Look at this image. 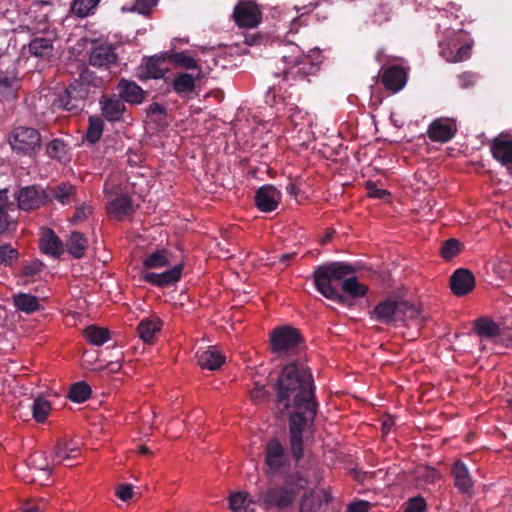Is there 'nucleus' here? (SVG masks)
Masks as SVG:
<instances>
[{"label": "nucleus", "instance_id": "f257e3e1", "mask_svg": "<svg viewBox=\"0 0 512 512\" xmlns=\"http://www.w3.org/2000/svg\"><path fill=\"white\" fill-rule=\"evenodd\" d=\"M278 417L289 415V446L295 464L304 456V431L314 425L319 402L311 369L300 360L286 364L272 386Z\"/></svg>", "mask_w": 512, "mask_h": 512}, {"label": "nucleus", "instance_id": "f03ea898", "mask_svg": "<svg viewBox=\"0 0 512 512\" xmlns=\"http://www.w3.org/2000/svg\"><path fill=\"white\" fill-rule=\"evenodd\" d=\"M107 82L106 77L97 75L88 67H84L79 79L71 83L66 89L58 93L51 103L53 111H66L77 114L84 108L88 97V87L100 88Z\"/></svg>", "mask_w": 512, "mask_h": 512}, {"label": "nucleus", "instance_id": "7ed1b4c3", "mask_svg": "<svg viewBox=\"0 0 512 512\" xmlns=\"http://www.w3.org/2000/svg\"><path fill=\"white\" fill-rule=\"evenodd\" d=\"M308 485V480L296 471L284 477L283 483L271 485L260 495V500L269 508L284 510L291 506L300 491Z\"/></svg>", "mask_w": 512, "mask_h": 512}, {"label": "nucleus", "instance_id": "20e7f679", "mask_svg": "<svg viewBox=\"0 0 512 512\" xmlns=\"http://www.w3.org/2000/svg\"><path fill=\"white\" fill-rule=\"evenodd\" d=\"M352 265L342 262H331L319 265L314 270V284L316 289L327 299L337 303H344V297L339 293L334 283L344 281L354 274Z\"/></svg>", "mask_w": 512, "mask_h": 512}, {"label": "nucleus", "instance_id": "39448f33", "mask_svg": "<svg viewBox=\"0 0 512 512\" xmlns=\"http://www.w3.org/2000/svg\"><path fill=\"white\" fill-rule=\"evenodd\" d=\"M270 345L274 353L294 354L304 346V338L299 329L284 325L271 332Z\"/></svg>", "mask_w": 512, "mask_h": 512}, {"label": "nucleus", "instance_id": "423d86ee", "mask_svg": "<svg viewBox=\"0 0 512 512\" xmlns=\"http://www.w3.org/2000/svg\"><path fill=\"white\" fill-rule=\"evenodd\" d=\"M264 456L267 474L269 475H282L291 466V458L285 446L277 438H272L266 443Z\"/></svg>", "mask_w": 512, "mask_h": 512}, {"label": "nucleus", "instance_id": "0eeeda50", "mask_svg": "<svg viewBox=\"0 0 512 512\" xmlns=\"http://www.w3.org/2000/svg\"><path fill=\"white\" fill-rule=\"evenodd\" d=\"M231 18L239 28L255 29L263 21L262 7L254 0H239L233 8Z\"/></svg>", "mask_w": 512, "mask_h": 512}, {"label": "nucleus", "instance_id": "6e6552de", "mask_svg": "<svg viewBox=\"0 0 512 512\" xmlns=\"http://www.w3.org/2000/svg\"><path fill=\"white\" fill-rule=\"evenodd\" d=\"M88 63L92 67L109 71L118 63L115 47L112 44L93 41L89 51Z\"/></svg>", "mask_w": 512, "mask_h": 512}, {"label": "nucleus", "instance_id": "1a4fd4ad", "mask_svg": "<svg viewBox=\"0 0 512 512\" xmlns=\"http://www.w3.org/2000/svg\"><path fill=\"white\" fill-rule=\"evenodd\" d=\"M9 141L14 151L30 154L40 147L41 136L36 129L21 126L13 130Z\"/></svg>", "mask_w": 512, "mask_h": 512}, {"label": "nucleus", "instance_id": "9d476101", "mask_svg": "<svg viewBox=\"0 0 512 512\" xmlns=\"http://www.w3.org/2000/svg\"><path fill=\"white\" fill-rule=\"evenodd\" d=\"M281 198L282 194L275 186L266 184L257 189L254 202L258 210L268 213L278 208Z\"/></svg>", "mask_w": 512, "mask_h": 512}, {"label": "nucleus", "instance_id": "9b49d317", "mask_svg": "<svg viewBox=\"0 0 512 512\" xmlns=\"http://www.w3.org/2000/svg\"><path fill=\"white\" fill-rule=\"evenodd\" d=\"M18 207L21 210L30 211L38 209L48 200L46 190L36 186L23 187L16 195Z\"/></svg>", "mask_w": 512, "mask_h": 512}, {"label": "nucleus", "instance_id": "f8f14e48", "mask_svg": "<svg viewBox=\"0 0 512 512\" xmlns=\"http://www.w3.org/2000/svg\"><path fill=\"white\" fill-rule=\"evenodd\" d=\"M456 124L449 119H435L427 129V136L433 142L446 143L456 134Z\"/></svg>", "mask_w": 512, "mask_h": 512}, {"label": "nucleus", "instance_id": "ddd939ff", "mask_svg": "<svg viewBox=\"0 0 512 512\" xmlns=\"http://www.w3.org/2000/svg\"><path fill=\"white\" fill-rule=\"evenodd\" d=\"M490 150L494 159L507 168L512 167V139L508 134L501 133L493 138Z\"/></svg>", "mask_w": 512, "mask_h": 512}, {"label": "nucleus", "instance_id": "4468645a", "mask_svg": "<svg viewBox=\"0 0 512 512\" xmlns=\"http://www.w3.org/2000/svg\"><path fill=\"white\" fill-rule=\"evenodd\" d=\"M407 82V72L400 65H393L385 68L381 74V83L383 86L393 92H399Z\"/></svg>", "mask_w": 512, "mask_h": 512}, {"label": "nucleus", "instance_id": "2eb2a0df", "mask_svg": "<svg viewBox=\"0 0 512 512\" xmlns=\"http://www.w3.org/2000/svg\"><path fill=\"white\" fill-rule=\"evenodd\" d=\"M398 308L399 299L390 297L374 307L371 317L383 324L398 322Z\"/></svg>", "mask_w": 512, "mask_h": 512}, {"label": "nucleus", "instance_id": "dca6fc26", "mask_svg": "<svg viewBox=\"0 0 512 512\" xmlns=\"http://www.w3.org/2000/svg\"><path fill=\"white\" fill-rule=\"evenodd\" d=\"M475 287L474 275L465 268H459L450 277V288L456 296H465Z\"/></svg>", "mask_w": 512, "mask_h": 512}, {"label": "nucleus", "instance_id": "f3484780", "mask_svg": "<svg viewBox=\"0 0 512 512\" xmlns=\"http://www.w3.org/2000/svg\"><path fill=\"white\" fill-rule=\"evenodd\" d=\"M257 120L250 115V110L246 107H239L230 122L231 130L236 137L246 136L253 132Z\"/></svg>", "mask_w": 512, "mask_h": 512}, {"label": "nucleus", "instance_id": "a211bd4d", "mask_svg": "<svg viewBox=\"0 0 512 512\" xmlns=\"http://www.w3.org/2000/svg\"><path fill=\"white\" fill-rule=\"evenodd\" d=\"M99 104L103 117L110 122L120 121L126 110L123 101L115 95H102Z\"/></svg>", "mask_w": 512, "mask_h": 512}, {"label": "nucleus", "instance_id": "6ab92c4d", "mask_svg": "<svg viewBox=\"0 0 512 512\" xmlns=\"http://www.w3.org/2000/svg\"><path fill=\"white\" fill-rule=\"evenodd\" d=\"M119 98L130 104H140L144 100L145 92L135 82L121 79L117 85Z\"/></svg>", "mask_w": 512, "mask_h": 512}, {"label": "nucleus", "instance_id": "aec40b11", "mask_svg": "<svg viewBox=\"0 0 512 512\" xmlns=\"http://www.w3.org/2000/svg\"><path fill=\"white\" fill-rule=\"evenodd\" d=\"M452 474L454 476V485L460 493L470 494L473 489V480L466 464L457 460L452 466Z\"/></svg>", "mask_w": 512, "mask_h": 512}, {"label": "nucleus", "instance_id": "412c9836", "mask_svg": "<svg viewBox=\"0 0 512 512\" xmlns=\"http://www.w3.org/2000/svg\"><path fill=\"white\" fill-rule=\"evenodd\" d=\"M39 245L43 253L52 255L56 258L60 257L64 252L62 241L55 232L49 228L42 232Z\"/></svg>", "mask_w": 512, "mask_h": 512}, {"label": "nucleus", "instance_id": "4be33fe9", "mask_svg": "<svg viewBox=\"0 0 512 512\" xmlns=\"http://www.w3.org/2000/svg\"><path fill=\"white\" fill-rule=\"evenodd\" d=\"M182 264L174 265L170 270L163 273H146L144 279L154 285L164 287L177 282L181 277Z\"/></svg>", "mask_w": 512, "mask_h": 512}, {"label": "nucleus", "instance_id": "5701e85b", "mask_svg": "<svg viewBox=\"0 0 512 512\" xmlns=\"http://www.w3.org/2000/svg\"><path fill=\"white\" fill-rule=\"evenodd\" d=\"M48 200H57L61 204H69L76 200V187L69 183H61L59 185L49 187L46 190Z\"/></svg>", "mask_w": 512, "mask_h": 512}, {"label": "nucleus", "instance_id": "b1692460", "mask_svg": "<svg viewBox=\"0 0 512 512\" xmlns=\"http://www.w3.org/2000/svg\"><path fill=\"white\" fill-rule=\"evenodd\" d=\"M29 52L39 58L49 59L53 56V40L47 37H35L28 45Z\"/></svg>", "mask_w": 512, "mask_h": 512}, {"label": "nucleus", "instance_id": "393cba45", "mask_svg": "<svg viewBox=\"0 0 512 512\" xmlns=\"http://www.w3.org/2000/svg\"><path fill=\"white\" fill-rule=\"evenodd\" d=\"M67 251L76 259H80L85 255L88 247V240L81 232L74 231L66 240Z\"/></svg>", "mask_w": 512, "mask_h": 512}, {"label": "nucleus", "instance_id": "a878e982", "mask_svg": "<svg viewBox=\"0 0 512 512\" xmlns=\"http://www.w3.org/2000/svg\"><path fill=\"white\" fill-rule=\"evenodd\" d=\"M198 364L203 369L217 370L224 364V357L214 347L197 355Z\"/></svg>", "mask_w": 512, "mask_h": 512}, {"label": "nucleus", "instance_id": "bb28decb", "mask_svg": "<svg viewBox=\"0 0 512 512\" xmlns=\"http://www.w3.org/2000/svg\"><path fill=\"white\" fill-rule=\"evenodd\" d=\"M107 209L108 213L118 220H121L123 216L128 215L133 211L131 200L128 196L125 195L116 197L113 201L110 202Z\"/></svg>", "mask_w": 512, "mask_h": 512}, {"label": "nucleus", "instance_id": "cd10ccee", "mask_svg": "<svg viewBox=\"0 0 512 512\" xmlns=\"http://www.w3.org/2000/svg\"><path fill=\"white\" fill-rule=\"evenodd\" d=\"M13 303L17 309L28 314L33 313L40 308L38 298L26 293L15 294L13 296Z\"/></svg>", "mask_w": 512, "mask_h": 512}, {"label": "nucleus", "instance_id": "c85d7f7f", "mask_svg": "<svg viewBox=\"0 0 512 512\" xmlns=\"http://www.w3.org/2000/svg\"><path fill=\"white\" fill-rule=\"evenodd\" d=\"M341 286L343 292L353 298L363 297L368 292V287L361 284L353 274L344 279Z\"/></svg>", "mask_w": 512, "mask_h": 512}, {"label": "nucleus", "instance_id": "c756f323", "mask_svg": "<svg viewBox=\"0 0 512 512\" xmlns=\"http://www.w3.org/2000/svg\"><path fill=\"white\" fill-rule=\"evenodd\" d=\"M170 252L166 249L151 253L143 262L146 269L161 268L171 265Z\"/></svg>", "mask_w": 512, "mask_h": 512}, {"label": "nucleus", "instance_id": "7c9ffc66", "mask_svg": "<svg viewBox=\"0 0 512 512\" xmlns=\"http://www.w3.org/2000/svg\"><path fill=\"white\" fill-rule=\"evenodd\" d=\"M160 320L144 319L138 325V334L145 343H152L153 337L156 332L161 328Z\"/></svg>", "mask_w": 512, "mask_h": 512}, {"label": "nucleus", "instance_id": "2f4dec72", "mask_svg": "<svg viewBox=\"0 0 512 512\" xmlns=\"http://www.w3.org/2000/svg\"><path fill=\"white\" fill-rule=\"evenodd\" d=\"M475 331L482 338H494L500 334L499 326L488 318L476 320Z\"/></svg>", "mask_w": 512, "mask_h": 512}, {"label": "nucleus", "instance_id": "473e14b6", "mask_svg": "<svg viewBox=\"0 0 512 512\" xmlns=\"http://www.w3.org/2000/svg\"><path fill=\"white\" fill-rule=\"evenodd\" d=\"M84 336L91 344L100 346L110 338V332L107 328L90 325L84 329Z\"/></svg>", "mask_w": 512, "mask_h": 512}, {"label": "nucleus", "instance_id": "72a5a7b5", "mask_svg": "<svg viewBox=\"0 0 512 512\" xmlns=\"http://www.w3.org/2000/svg\"><path fill=\"white\" fill-rule=\"evenodd\" d=\"M173 89L179 94H188L195 89V79L188 73H179L172 81Z\"/></svg>", "mask_w": 512, "mask_h": 512}, {"label": "nucleus", "instance_id": "f704fd0d", "mask_svg": "<svg viewBox=\"0 0 512 512\" xmlns=\"http://www.w3.org/2000/svg\"><path fill=\"white\" fill-rule=\"evenodd\" d=\"M421 316V310L414 304L399 299L398 321L417 320Z\"/></svg>", "mask_w": 512, "mask_h": 512}, {"label": "nucleus", "instance_id": "c9c22d12", "mask_svg": "<svg viewBox=\"0 0 512 512\" xmlns=\"http://www.w3.org/2000/svg\"><path fill=\"white\" fill-rule=\"evenodd\" d=\"M104 123L100 117L90 116L89 117V126L86 132V140L95 144L102 136Z\"/></svg>", "mask_w": 512, "mask_h": 512}, {"label": "nucleus", "instance_id": "e433bc0d", "mask_svg": "<svg viewBox=\"0 0 512 512\" xmlns=\"http://www.w3.org/2000/svg\"><path fill=\"white\" fill-rule=\"evenodd\" d=\"M100 0H74L70 12L77 17L84 18L98 5Z\"/></svg>", "mask_w": 512, "mask_h": 512}, {"label": "nucleus", "instance_id": "4c0bfd02", "mask_svg": "<svg viewBox=\"0 0 512 512\" xmlns=\"http://www.w3.org/2000/svg\"><path fill=\"white\" fill-rule=\"evenodd\" d=\"M32 409H33V418L38 423H43L46 421V419L48 418V416L50 414L51 404L49 401H47L43 397L38 396L34 400Z\"/></svg>", "mask_w": 512, "mask_h": 512}, {"label": "nucleus", "instance_id": "58836bf2", "mask_svg": "<svg viewBox=\"0 0 512 512\" xmlns=\"http://www.w3.org/2000/svg\"><path fill=\"white\" fill-rule=\"evenodd\" d=\"M91 395V387L86 382H77L71 385L68 397L74 402H84Z\"/></svg>", "mask_w": 512, "mask_h": 512}, {"label": "nucleus", "instance_id": "ea45409f", "mask_svg": "<svg viewBox=\"0 0 512 512\" xmlns=\"http://www.w3.org/2000/svg\"><path fill=\"white\" fill-rule=\"evenodd\" d=\"M164 59L159 57H150L145 65L147 77L159 79L164 76L166 68L163 67Z\"/></svg>", "mask_w": 512, "mask_h": 512}, {"label": "nucleus", "instance_id": "a19ab883", "mask_svg": "<svg viewBox=\"0 0 512 512\" xmlns=\"http://www.w3.org/2000/svg\"><path fill=\"white\" fill-rule=\"evenodd\" d=\"M462 248L463 244L459 240L450 238L442 243L440 254L443 259L451 260L461 252Z\"/></svg>", "mask_w": 512, "mask_h": 512}, {"label": "nucleus", "instance_id": "79ce46f5", "mask_svg": "<svg viewBox=\"0 0 512 512\" xmlns=\"http://www.w3.org/2000/svg\"><path fill=\"white\" fill-rule=\"evenodd\" d=\"M289 120L295 128L299 127L300 130L306 126L310 127L313 123V117L309 113L304 112L297 107L291 109Z\"/></svg>", "mask_w": 512, "mask_h": 512}, {"label": "nucleus", "instance_id": "37998d69", "mask_svg": "<svg viewBox=\"0 0 512 512\" xmlns=\"http://www.w3.org/2000/svg\"><path fill=\"white\" fill-rule=\"evenodd\" d=\"M229 507L234 512H252L251 502L243 493H235L229 497Z\"/></svg>", "mask_w": 512, "mask_h": 512}, {"label": "nucleus", "instance_id": "c03bdc74", "mask_svg": "<svg viewBox=\"0 0 512 512\" xmlns=\"http://www.w3.org/2000/svg\"><path fill=\"white\" fill-rule=\"evenodd\" d=\"M168 60L174 65L185 69L197 68L196 60L185 52L172 53L168 56Z\"/></svg>", "mask_w": 512, "mask_h": 512}, {"label": "nucleus", "instance_id": "a18cd8bd", "mask_svg": "<svg viewBox=\"0 0 512 512\" xmlns=\"http://www.w3.org/2000/svg\"><path fill=\"white\" fill-rule=\"evenodd\" d=\"M19 89V81L16 78H3L0 80V94L7 99L16 97V92Z\"/></svg>", "mask_w": 512, "mask_h": 512}, {"label": "nucleus", "instance_id": "49530a36", "mask_svg": "<svg viewBox=\"0 0 512 512\" xmlns=\"http://www.w3.org/2000/svg\"><path fill=\"white\" fill-rule=\"evenodd\" d=\"M244 43L248 46H258L265 44L269 41V36L261 32H246L243 34Z\"/></svg>", "mask_w": 512, "mask_h": 512}, {"label": "nucleus", "instance_id": "de8ad7c7", "mask_svg": "<svg viewBox=\"0 0 512 512\" xmlns=\"http://www.w3.org/2000/svg\"><path fill=\"white\" fill-rule=\"evenodd\" d=\"M65 153V144L62 140L54 139L47 146V154L52 158L60 159Z\"/></svg>", "mask_w": 512, "mask_h": 512}, {"label": "nucleus", "instance_id": "09e8293b", "mask_svg": "<svg viewBox=\"0 0 512 512\" xmlns=\"http://www.w3.org/2000/svg\"><path fill=\"white\" fill-rule=\"evenodd\" d=\"M426 507L425 499L422 496H416L407 501L405 512H424Z\"/></svg>", "mask_w": 512, "mask_h": 512}, {"label": "nucleus", "instance_id": "8fccbe9b", "mask_svg": "<svg viewBox=\"0 0 512 512\" xmlns=\"http://www.w3.org/2000/svg\"><path fill=\"white\" fill-rule=\"evenodd\" d=\"M440 55L448 62L456 63V49L457 43L448 42L447 44H441Z\"/></svg>", "mask_w": 512, "mask_h": 512}, {"label": "nucleus", "instance_id": "3c124183", "mask_svg": "<svg viewBox=\"0 0 512 512\" xmlns=\"http://www.w3.org/2000/svg\"><path fill=\"white\" fill-rule=\"evenodd\" d=\"M18 257L17 250L11 248L9 245L0 246V264H11L13 259Z\"/></svg>", "mask_w": 512, "mask_h": 512}, {"label": "nucleus", "instance_id": "603ef678", "mask_svg": "<svg viewBox=\"0 0 512 512\" xmlns=\"http://www.w3.org/2000/svg\"><path fill=\"white\" fill-rule=\"evenodd\" d=\"M366 189L368 191V196L371 198L385 200L388 197H390L389 191L382 188H378L376 184H374L373 182H367Z\"/></svg>", "mask_w": 512, "mask_h": 512}, {"label": "nucleus", "instance_id": "864d4df0", "mask_svg": "<svg viewBox=\"0 0 512 512\" xmlns=\"http://www.w3.org/2000/svg\"><path fill=\"white\" fill-rule=\"evenodd\" d=\"M293 53H296V55H282V60L287 64H292L293 66H297L305 62L306 64H309V60L302 56L299 53V47L292 46Z\"/></svg>", "mask_w": 512, "mask_h": 512}, {"label": "nucleus", "instance_id": "5fc2aeb1", "mask_svg": "<svg viewBox=\"0 0 512 512\" xmlns=\"http://www.w3.org/2000/svg\"><path fill=\"white\" fill-rule=\"evenodd\" d=\"M115 494L119 499L127 502L134 496L133 486L131 484L124 483L118 484L116 486Z\"/></svg>", "mask_w": 512, "mask_h": 512}, {"label": "nucleus", "instance_id": "6e6d98bb", "mask_svg": "<svg viewBox=\"0 0 512 512\" xmlns=\"http://www.w3.org/2000/svg\"><path fill=\"white\" fill-rule=\"evenodd\" d=\"M91 213H92V209L90 206L81 205L76 209V211L70 221L73 224L82 222L85 219H87L88 215H90Z\"/></svg>", "mask_w": 512, "mask_h": 512}, {"label": "nucleus", "instance_id": "4d7b16f0", "mask_svg": "<svg viewBox=\"0 0 512 512\" xmlns=\"http://www.w3.org/2000/svg\"><path fill=\"white\" fill-rule=\"evenodd\" d=\"M477 76L472 72H463L458 76L459 86L463 89L469 88L476 83Z\"/></svg>", "mask_w": 512, "mask_h": 512}, {"label": "nucleus", "instance_id": "13d9d810", "mask_svg": "<svg viewBox=\"0 0 512 512\" xmlns=\"http://www.w3.org/2000/svg\"><path fill=\"white\" fill-rule=\"evenodd\" d=\"M68 452V445L65 441H57L53 449V460H58L57 463H61L64 460L65 454Z\"/></svg>", "mask_w": 512, "mask_h": 512}, {"label": "nucleus", "instance_id": "bf43d9fd", "mask_svg": "<svg viewBox=\"0 0 512 512\" xmlns=\"http://www.w3.org/2000/svg\"><path fill=\"white\" fill-rule=\"evenodd\" d=\"M43 267V263L40 261H34L23 268V275L24 276H34L38 274Z\"/></svg>", "mask_w": 512, "mask_h": 512}, {"label": "nucleus", "instance_id": "052dcab7", "mask_svg": "<svg viewBox=\"0 0 512 512\" xmlns=\"http://www.w3.org/2000/svg\"><path fill=\"white\" fill-rule=\"evenodd\" d=\"M471 46L464 44L461 46L457 45L456 49V62H462L470 58Z\"/></svg>", "mask_w": 512, "mask_h": 512}, {"label": "nucleus", "instance_id": "680f3d73", "mask_svg": "<svg viewBox=\"0 0 512 512\" xmlns=\"http://www.w3.org/2000/svg\"><path fill=\"white\" fill-rule=\"evenodd\" d=\"M370 504L367 501H358L349 504L346 512H368Z\"/></svg>", "mask_w": 512, "mask_h": 512}, {"label": "nucleus", "instance_id": "e2e57ef3", "mask_svg": "<svg viewBox=\"0 0 512 512\" xmlns=\"http://www.w3.org/2000/svg\"><path fill=\"white\" fill-rule=\"evenodd\" d=\"M21 509L22 512H40V507L32 499L26 500Z\"/></svg>", "mask_w": 512, "mask_h": 512}, {"label": "nucleus", "instance_id": "0e129e2a", "mask_svg": "<svg viewBox=\"0 0 512 512\" xmlns=\"http://www.w3.org/2000/svg\"><path fill=\"white\" fill-rule=\"evenodd\" d=\"M10 204L7 189L0 190V213H6L5 209ZM13 203H11L12 205Z\"/></svg>", "mask_w": 512, "mask_h": 512}, {"label": "nucleus", "instance_id": "69168bd1", "mask_svg": "<svg viewBox=\"0 0 512 512\" xmlns=\"http://www.w3.org/2000/svg\"><path fill=\"white\" fill-rule=\"evenodd\" d=\"M122 367V363L120 360L110 361L106 366L102 367L101 370H109L110 373L118 372Z\"/></svg>", "mask_w": 512, "mask_h": 512}, {"label": "nucleus", "instance_id": "338daca9", "mask_svg": "<svg viewBox=\"0 0 512 512\" xmlns=\"http://www.w3.org/2000/svg\"><path fill=\"white\" fill-rule=\"evenodd\" d=\"M149 114H165V108L159 103H152L148 108Z\"/></svg>", "mask_w": 512, "mask_h": 512}, {"label": "nucleus", "instance_id": "774afa93", "mask_svg": "<svg viewBox=\"0 0 512 512\" xmlns=\"http://www.w3.org/2000/svg\"><path fill=\"white\" fill-rule=\"evenodd\" d=\"M296 256V253H285L280 255L279 263L285 267L289 265L290 261Z\"/></svg>", "mask_w": 512, "mask_h": 512}]
</instances>
